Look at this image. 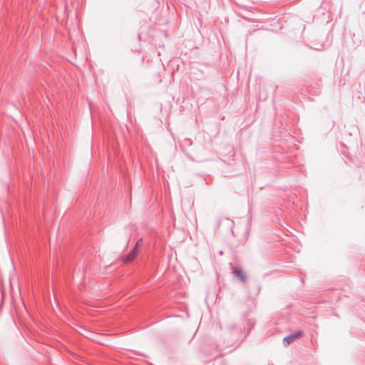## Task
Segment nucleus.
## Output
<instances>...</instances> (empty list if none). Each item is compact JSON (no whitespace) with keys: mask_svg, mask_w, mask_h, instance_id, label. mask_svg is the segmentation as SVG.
Masks as SVG:
<instances>
[{"mask_svg":"<svg viewBox=\"0 0 365 365\" xmlns=\"http://www.w3.org/2000/svg\"><path fill=\"white\" fill-rule=\"evenodd\" d=\"M245 327L232 323L226 327V332L228 335L227 344L230 345L235 344L237 342L242 341V331Z\"/></svg>","mask_w":365,"mask_h":365,"instance_id":"f257e3e1","label":"nucleus"},{"mask_svg":"<svg viewBox=\"0 0 365 365\" xmlns=\"http://www.w3.org/2000/svg\"><path fill=\"white\" fill-rule=\"evenodd\" d=\"M143 245V238L138 240L135 247L130 250V252L123 257L124 263H130L133 262L138 255L140 247Z\"/></svg>","mask_w":365,"mask_h":365,"instance_id":"f03ea898","label":"nucleus"},{"mask_svg":"<svg viewBox=\"0 0 365 365\" xmlns=\"http://www.w3.org/2000/svg\"><path fill=\"white\" fill-rule=\"evenodd\" d=\"M303 335V331L301 330H298L295 331L294 334H289L284 337L283 339V344L284 346H289L291 343H292L295 339H299Z\"/></svg>","mask_w":365,"mask_h":365,"instance_id":"7ed1b4c3","label":"nucleus"},{"mask_svg":"<svg viewBox=\"0 0 365 365\" xmlns=\"http://www.w3.org/2000/svg\"><path fill=\"white\" fill-rule=\"evenodd\" d=\"M232 273L240 282L245 284L247 282L246 273L240 267H232Z\"/></svg>","mask_w":365,"mask_h":365,"instance_id":"20e7f679","label":"nucleus"}]
</instances>
